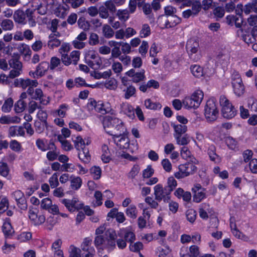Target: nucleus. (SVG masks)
I'll list each match as a JSON object with an SVG mask.
<instances>
[{"mask_svg":"<svg viewBox=\"0 0 257 257\" xmlns=\"http://www.w3.org/2000/svg\"><path fill=\"white\" fill-rule=\"evenodd\" d=\"M102 123L105 131L110 135L124 133L126 131L123 121L115 117L106 115L104 117Z\"/></svg>","mask_w":257,"mask_h":257,"instance_id":"f257e3e1","label":"nucleus"},{"mask_svg":"<svg viewBox=\"0 0 257 257\" xmlns=\"http://www.w3.org/2000/svg\"><path fill=\"white\" fill-rule=\"evenodd\" d=\"M243 12V5L238 4L235 9L236 16L233 15H228L226 17V23L228 25L232 26L234 24L236 28H239L237 31V34L238 36L243 37V29L241 28L243 21L242 17Z\"/></svg>","mask_w":257,"mask_h":257,"instance_id":"f03ea898","label":"nucleus"},{"mask_svg":"<svg viewBox=\"0 0 257 257\" xmlns=\"http://www.w3.org/2000/svg\"><path fill=\"white\" fill-rule=\"evenodd\" d=\"M204 116L208 122L215 121L218 117L219 110L217 102L214 98L209 99L204 107Z\"/></svg>","mask_w":257,"mask_h":257,"instance_id":"7ed1b4c3","label":"nucleus"},{"mask_svg":"<svg viewBox=\"0 0 257 257\" xmlns=\"http://www.w3.org/2000/svg\"><path fill=\"white\" fill-rule=\"evenodd\" d=\"M204 97V93L201 90H197L190 97H186L183 101L184 107L186 109L198 108Z\"/></svg>","mask_w":257,"mask_h":257,"instance_id":"20e7f679","label":"nucleus"},{"mask_svg":"<svg viewBox=\"0 0 257 257\" xmlns=\"http://www.w3.org/2000/svg\"><path fill=\"white\" fill-rule=\"evenodd\" d=\"M219 102L221 106V113L224 118L231 119L236 115V109L226 96L221 95Z\"/></svg>","mask_w":257,"mask_h":257,"instance_id":"39448f33","label":"nucleus"},{"mask_svg":"<svg viewBox=\"0 0 257 257\" xmlns=\"http://www.w3.org/2000/svg\"><path fill=\"white\" fill-rule=\"evenodd\" d=\"M186 50L189 58L194 61H198L201 57L199 42L194 39L189 40L186 44Z\"/></svg>","mask_w":257,"mask_h":257,"instance_id":"423d86ee","label":"nucleus"},{"mask_svg":"<svg viewBox=\"0 0 257 257\" xmlns=\"http://www.w3.org/2000/svg\"><path fill=\"white\" fill-rule=\"evenodd\" d=\"M231 81L234 93L237 96H241L244 92L245 87L241 76L238 72L233 71L231 74Z\"/></svg>","mask_w":257,"mask_h":257,"instance_id":"0eeeda50","label":"nucleus"},{"mask_svg":"<svg viewBox=\"0 0 257 257\" xmlns=\"http://www.w3.org/2000/svg\"><path fill=\"white\" fill-rule=\"evenodd\" d=\"M197 170V167L193 163L181 164L178 167V171L174 174L177 179H182L194 174Z\"/></svg>","mask_w":257,"mask_h":257,"instance_id":"6e6552de","label":"nucleus"},{"mask_svg":"<svg viewBox=\"0 0 257 257\" xmlns=\"http://www.w3.org/2000/svg\"><path fill=\"white\" fill-rule=\"evenodd\" d=\"M154 194L157 201L163 200L165 202H168L170 200L171 193L161 184H158L154 187Z\"/></svg>","mask_w":257,"mask_h":257,"instance_id":"1a4fd4ad","label":"nucleus"},{"mask_svg":"<svg viewBox=\"0 0 257 257\" xmlns=\"http://www.w3.org/2000/svg\"><path fill=\"white\" fill-rule=\"evenodd\" d=\"M181 19L177 16L167 18L165 16L161 15L158 18V22L164 28H171L175 27L181 23Z\"/></svg>","mask_w":257,"mask_h":257,"instance_id":"9d476101","label":"nucleus"},{"mask_svg":"<svg viewBox=\"0 0 257 257\" xmlns=\"http://www.w3.org/2000/svg\"><path fill=\"white\" fill-rule=\"evenodd\" d=\"M33 88H28L27 90V92L31 96L32 98L39 100L43 105H46L49 104V98L43 94L42 90L40 88H36L34 90Z\"/></svg>","mask_w":257,"mask_h":257,"instance_id":"9b49d317","label":"nucleus"},{"mask_svg":"<svg viewBox=\"0 0 257 257\" xmlns=\"http://www.w3.org/2000/svg\"><path fill=\"white\" fill-rule=\"evenodd\" d=\"M61 202L71 212L81 209L84 206V204L76 198H73L72 199H63L61 200Z\"/></svg>","mask_w":257,"mask_h":257,"instance_id":"f8f14e48","label":"nucleus"},{"mask_svg":"<svg viewBox=\"0 0 257 257\" xmlns=\"http://www.w3.org/2000/svg\"><path fill=\"white\" fill-rule=\"evenodd\" d=\"M49 69V64L45 61L40 63L35 71H30L29 75L34 78H39L44 76Z\"/></svg>","mask_w":257,"mask_h":257,"instance_id":"ddd939ff","label":"nucleus"},{"mask_svg":"<svg viewBox=\"0 0 257 257\" xmlns=\"http://www.w3.org/2000/svg\"><path fill=\"white\" fill-rule=\"evenodd\" d=\"M193 192V201L199 203L207 197L206 190L199 184H195L191 189Z\"/></svg>","mask_w":257,"mask_h":257,"instance_id":"4468645a","label":"nucleus"},{"mask_svg":"<svg viewBox=\"0 0 257 257\" xmlns=\"http://www.w3.org/2000/svg\"><path fill=\"white\" fill-rule=\"evenodd\" d=\"M85 57L88 59L93 60L95 62L94 64L92 62L89 61L87 64L93 69L99 68L101 64V61L98 54L93 50H90L86 52Z\"/></svg>","mask_w":257,"mask_h":257,"instance_id":"2eb2a0df","label":"nucleus"},{"mask_svg":"<svg viewBox=\"0 0 257 257\" xmlns=\"http://www.w3.org/2000/svg\"><path fill=\"white\" fill-rule=\"evenodd\" d=\"M36 145L40 150L43 152L56 148V146L52 140L48 141L46 139H37L36 141Z\"/></svg>","mask_w":257,"mask_h":257,"instance_id":"dca6fc26","label":"nucleus"},{"mask_svg":"<svg viewBox=\"0 0 257 257\" xmlns=\"http://www.w3.org/2000/svg\"><path fill=\"white\" fill-rule=\"evenodd\" d=\"M38 211L36 209H30L29 210V218L35 225L42 224L45 221L44 215L38 214Z\"/></svg>","mask_w":257,"mask_h":257,"instance_id":"f3484780","label":"nucleus"},{"mask_svg":"<svg viewBox=\"0 0 257 257\" xmlns=\"http://www.w3.org/2000/svg\"><path fill=\"white\" fill-rule=\"evenodd\" d=\"M118 236L123 237L126 241L130 243L136 240V235L130 227L120 229L118 232Z\"/></svg>","mask_w":257,"mask_h":257,"instance_id":"a211bd4d","label":"nucleus"},{"mask_svg":"<svg viewBox=\"0 0 257 257\" xmlns=\"http://www.w3.org/2000/svg\"><path fill=\"white\" fill-rule=\"evenodd\" d=\"M120 113L126 115L131 119L135 117L134 108L127 102H122L120 104Z\"/></svg>","mask_w":257,"mask_h":257,"instance_id":"6ab92c4d","label":"nucleus"},{"mask_svg":"<svg viewBox=\"0 0 257 257\" xmlns=\"http://www.w3.org/2000/svg\"><path fill=\"white\" fill-rule=\"evenodd\" d=\"M18 81V86L22 88L23 89H26L27 87H36L38 85V82L36 80H31L30 79H17Z\"/></svg>","mask_w":257,"mask_h":257,"instance_id":"aec40b11","label":"nucleus"},{"mask_svg":"<svg viewBox=\"0 0 257 257\" xmlns=\"http://www.w3.org/2000/svg\"><path fill=\"white\" fill-rule=\"evenodd\" d=\"M73 142L75 147L78 151L86 149L85 146L91 143V140L89 138H87L83 139L80 136L77 137Z\"/></svg>","mask_w":257,"mask_h":257,"instance_id":"412c9836","label":"nucleus"},{"mask_svg":"<svg viewBox=\"0 0 257 257\" xmlns=\"http://www.w3.org/2000/svg\"><path fill=\"white\" fill-rule=\"evenodd\" d=\"M114 141L120 149H127L130 146V140L125 136H116L114 138Z\"/></svg>","mask_w":257,"mask_h":257,"instance_id":"4be33fe9","label":"nucleus"},{"mask_svg":"<svg viewBox=\"0 0 257 257\" xmlns=\"http://www.w3.org/2000/svg\"><path fill=\"white\" fill-rule=\"evenodd\" d=\"M50 9L54 12L57 17L60 18H64L67 15V8L61 5L56 4L55 2Z\"/></svg>","mask_w":257,"mask_h":257,"instance_id":"5701e85b","label":"nucleus"},{"mask_svg":"<svg viewBox=\"0 0 257 257\" xmlns=\"http://www.w3.org/2000/svg\"><path fill=\"white\" fill-rule=\"evenodd\" d=\"M2 230L5 235L7 237L12 236L14 233V230L12 226L9 218H6L4 220L2 226Z\"/></svg>","mask_w":257,"mask_h":257,"instance_id":"b1692460","label":"nucleus"},{"mask_svg":"<svg viewBox=\"0 0 257 257\" xmlns=\"http://www.w3.org/2000/svg\"><path fill=\"white\" fill-rule=\"evenodd\" d=\"M230 226L231 228V232L235 237L238 239H241L244 241H247L248 240V237L247 236L243 234L241 232L237 229L236 224L234 222L230 221Z\"/></svg>","mask_w":257,"mask_h":257,"instance_id":"393cba45","label":"nucleus"},{"mask_svg":"<svg viewBox=\"0 0 257 257\" xmlns=\"http://www.w3.org/2000/svg\"><path fill=\"white\" fill-rule=\"evenodd\" d=\"M211 209L209 205L207 203H202L200 205L199 214L200 217L203 219H207L208 218V213H210Z\"/></svg>","mask_w":257,"mask_h":257,"instance_id":"a878e982","label":"nucleus"},{"mask_svg":"<svg viewBox=\"0 0 257 257\" xmlns=\"http://www.w3.org/2000/svg\"><path fill=\"white\" fill-rule=\"evenodd\" d=\"M70 187L71 188L75 190H78L82 184V179L78 176H76L73 175L70 176Z\"/></svg>","mask_w":257,"mask_h":257,"instance_id":"bb28decb","label":"nucleus"},{"mask_svg":"<svg viewBox=\"0 0 257 257\" xmlns=\"http://www.w3.org/2000/svg\"><path fill=\"white\" fill-rule=\"evenodd\" d=\"M208 155L210 159L215 163H219L221 162V158L216 154V148L214 146H209L208 149Z\"/></svg>","mask_w":257,"mask_h":257,"instance_id":"cd10ccee","label":"nucleus"},{"mask_svg":"<svg viewBox=\"0 0 257 257\" xmlns=\"http://www.w3.org/2000/svg\"><path fill=\"white\" fill-rule=\"evenodd\" d=\"M176 144L179 146H186L189 144L191 141V137L187 134L183 136L179 135L174 137Z\"/></svg>","mask_w":257,"mask_h":257,"instance_id":"c85d7f7f","label":"nucleus"},{"mask_svg":"<svg viewBox=\"0 0 257 257\" xmlns=\"http://www.w3.org/2000/svg\"><path fill=\"white\" fill-rule=\"evenodd\" d=\"M36 11L34 8L33 9H28L26 12V18L28 19V23L31 27H34L36 25L35 16V12Z\"/></svg>","mask_w":257,"mask_h":257,"instance_id":"c756f323","label":"nucleus"},{"mask_svg":"<svg viewBox=\"0 0 257 257\" xmlns=\"http://www.w3.org/2000/svg\"><path fill=\"white\" fill-rule=\"evenodd\" d=\"M25 134V131L23 127L18 126H12L9 130V136L14 137L16 136H22Z\"/></svg>","mask_w":257,"mask_h":257,"instance_id":"7c9ffc66","label":"nucleus"},{"mask_svg":"<svg viewBox=\"0 0 257 257\" xmlns=\"http://www.w3.org/2000/svg\"><path fill=\"white\" fill-rule=\"evenodd\" d=\"M101 160L104 163L109 162L111 160L110 152L106 145H103L101 147Z\"/></svg>","mask_w":257,"mask_h":257,"instance_id":"2f4dec72","label":"nucleus"},{"mask_svg":"<svg viewBox=\"0 0 257 257\" xmlns=\"http://www.w3.org/2000/svg\"><path fill=\"white\" fill-rule=\"evenodd\" d=\"M69 109V105L66 103L61 104L58 108L54 111V113L60 117H64L66 115V112Z\"/></svg>","mask_w":257,"mask_h":257,"instance_id":"473e14b6","label":"nucleus"},{"mask_svg":"<svg viewBox=\"0 0 257 257\" xmlns=\"http://www.w3.org/2000/svg\"><path fill=\"white\" fill-rule=\"evenodd\" d=\"M172 126L174 130V133L173 134L174 137L179 135H182V134H185L188 130L186 125L173 124Z\"/></svg>","mask_w":257,"mask_h":257,"instance_id":"72a5a7b5","label":"nucleus"},{"mask_svg":"<svg viewBox=\"0 0 257 257\" xmlns=\"http://www.w3.org/2000/svg\"><path fill=\"white\" fill-rule=\"evenodd\" d=\"M47 45L49 49H53L61 45V41L58 38H55L53 35H49Z\"/></svg>","mask_w":257,"mask_h":257,"instance_id":"f704fd0d","label":"nucleus"},{"mask_svg":"<svg viewBox=\"0 0 257 257\" xmlns=\"http://www.w3.org/2000/svg\"><path fill=\"white\" fill-rule=\"evenodd\" d=\"M144 105L146 108L151 110L160 109L162 107L161 104L157 102H153L151 99H147L144 101Z\"/></svg>","mask_w":257,"mask_h":257,"instance_id":"c9c22d12","label":"nucleus"},{"mask_svg":"<svg viewBox=\"0 0 257 257\" xmlns=\"http://www.w3.org/2000/svg\"><path fill=\"white\" fill-rule=\"evenodd\" d=\"M57 140L61 143V148L63 150L65 151H69L73 149V146L71 143L60 135L58 136Z\"/></svg>","mask_w":257,"mask_h":257,"instance_id":"e433bc0d","label":"nucleus"},{"mask_svg":"<svg viewBox=\"0 0 257 257\" xmlns=\"http://www.w3.org/2000/svg\"><path fill=\"white\" fill-rule=\"evenodd\" d=\"M192 75L197 78H200L203 76L204 73L203 68L198 65H192L190 68Z\"/></svg>","mask_w":257,"mask_h":257,"instance_id":"4c0bfd02","label":"nucleus"},{"mask_svg":"<svg viewBox=\"0 0 257 257\" xmlns=\"http://www.w3.org/2000/svg\"><path fill=\"white\" fill-rule=\"evenodd\" d=\"M79 159L84 163H88L90 160V155L88 149H85L79 151L78 153Z\"/></svg>","mask_w":257,"mask_h":257,"instance_id":"58836bf2","label":"nucleus"},{"mask_svg":"<svg viewBox=\"0 0 257 257\" xmlns=\"http://www.w3.org/2000/svg\"><path fill=\"white\" fill-rule=\"evenodd\" d=\"M131 14L127 9H120L117 11L116 16L119 20L125 22L129 19L130 15Z\"/></svg>","mask_w":257,"mask_h":257,"instance_id":"ea45409f","label":"nucleus"},{"mask_svg":"<svg viewBox=\"0 0 257 257\" xmlns=\"http://www.w3.org/2000/svg\"><path fill=\"white\" fill-rule=\"evenodd\" d=\"M126 215L130 218L136 219L138 216V210L136 206L134 204L130 205L125 210Z\"/></svg>","mask_w":257,"mask_h":257,"instance_id":"a19ab883","label":"nucleus"},{"mask_svg":"<svg viewBox=\"0 0 257 257\" xmlns=\"http://www.w3.org/2000/svg\"><path fill=\"white\" fill-rule=\"evenodd\" d=\"M124 92V97L126 99H130L131 97L135 96L136 89L135 86L132 85H128L126 88L123 90Z\"/></svg>","mask_w":257,"mask_h":257,"instance_id":"79ce46f5","label":"nucleus"},{"mask_svg":"<svg viewBox=\"0 0 257 257\" xmlns=\"http://www.w3.org/2000/svg\"><path fill=\"white\" fill-rule=\"evenodd\" d=\"M14 19L18 23H25L26 19L25 12L21 10L17 11L14 14Z\"/></svg>","mask_w":257,"mask_h":257,"instance_id":"37998d69","label":"nucleus"},{"mask_svg":"<svg viewBox=\"0 0 257 257\" xmlns=\"http://www.w3.org/2000/svg\"><path fill=\"white\" fill-rule=\"evenodd\" d=\"M10 168L7 163L1 161L0 162V175L5 178H8L9 177Z\"/></svg>","mask_w":257,"mask_h":257,"instance_id":"c03bdc74","label":"nucleus"},{"mask_svg":"<svg viewBox=\"0 0 257 257\" xmlns=\"http://www.w3.org/2000/svg\"><path fill=\"white\" fill-rule=\"evenodd\" d=\"M19 55L14 54L12 58L9 60V65L12 68H22V64L19 60Z\"/></svg>","mask_w":257,"mask_h":257,"instance_id":"a18cd8bd","label":"nucleus"},{"mask_svg":"<svg viewBox=\"0 0 257 257\" xmlns=\"http://www.w3.org/2000/svg\"><path fill=\"white\" fill-rule=\"evenodd\" d=\"M151 34V30L149 25L146 24L143 25L139 32L140 37L142 38H146Z\"/></svg>","mask_w":257,"mask_h":257,"instance_id":"49530a36","label":"nucleus"},{"mask_svg":"<svg viewBox=\"0 0 257 257\" xmlns=\"http://www.w3.org/2000/svg\"><path fill=\"white\" fill-rule=\"evenodd\" d=\"M2 29L4 31H10L14 28L13 22L9 19L3 20L0 24Z\"/></svg>","mask_w":257,"mask_h":257,"instance_id":"de8ad7c7","label":"nucleus"},{"mask_svg":"<svg viewBox=\"0 0 257 257\" xmlns=\"http://www.w3.org/2000/svg\"><path fill=\"white\" fill-rule=\"evenodd\" d=\"M34 9L37 11V13L41 15H44L47 14L48 9H50V6L42 3L39 5L36 6Z\"/></svg>","mask_w":257,"mask_h":257,"instance_id":"09e8293b","label":"nucleus"},{"mask_svg":"<svg viewBox=\"0 0 257 257\" xmlns=\"http://www.w3.org/2000/svg\"><path fill=\"white\" fill-rule=\"evenodd\" d=\"M102 30L104 36L106 38H111L114 35L113 30L108 24L104 25Z\"/></svg>","mask_w":257,"mask_h":257,"instance_id":"8fccbe9b","label":"nucleus"},{"mask_svg":"<svg viewBox=\"0 0 257 257\" xmlns=\"http://www.w3.org/2000/svg\"><path fill=\"white\" fill-rule=\"evenodd\" d=\"M161 50V48L159 44L156 43H153L150 47L149 51L150 56L151 57H157L158 53Z\"/></svg>","mask_w":257,"mask_h":257,"instance_id":"3c124183","label":"nucleus"},{"mask_svg":"<svg viewBox=\"0 0 257 257\" xmlns=\"http://www.w3.org/2000/svg\"><path fill=\"white\" fill-rule=\"evenodd\" d=\"M90 174L95 180L99 179L101 176V170L99 167L93 166L90 169Z\"/></svg>","mask_w":257,"mask_h":257,"instance_id":"603ef678","label":"nucleus"},{"mask_svg":"<svg viewBox=\"0 0 257 257\" xmlns=\"http://www.w3.org/2000/svg\"><path fill=\"white\" fill-rule=\"evenodd\" d=\"M46 154L47 159L50 161H53L58 158L59 152L57 151V147L54 149H49Z\"/></svg>","mask_w":257,"mask_h":257,"instance_id":"864d4df0","label":"nucleus"},{"mask_svg":"<svg viewBox=\"0 0 257 257\" xmlns=\"http://www.w3.org/2000/svg\"><path fill=\"white\" fill-rule=\"evenodd\" d=\"M143 244L140 241H138L135 243L132 242L130 244L129 249L131 251L139 252L141 250L143 249Z\"/></svg>","mask_w":257,"mask_h":257,"instance_id":"5fc2aeb1","label":"nucleus"},{"mask_svg":"<svg viewBox=\"0 0 257 257\" xmlns=\"http://www.w3.org/2000/svg\"><path fill=\"white\" fill-rule=\"evenodd\" d=\"M94 197L95 199L92 202L94 207L99 206L102 204V194L99 191H96L94 194Z\"/></svg>","mask_w":257,"mask_h":257,"instance_id":"6e6d98bb","label":"nucleus"},{"mask_svg":"<svg viewBox=\"0 0 257 257\" xmlns=\"http://www.w3.org/2000/svg\"><path fill=\"white\" fill-rule=\"evenodd\" d=\"M13 100L11 98L6 99L2 107V111L6 113L9 112L13 106Z\"/></svg>","mask_w":257,"mask_h":257,"instance_id":"4d7b16f0","label":"nucleus"},{"mask_svg":"<svg viewBox=\"0 0 257 257\" xmlns=\"http://www.w3.org/2000/svg\"><path fill=\"white\" fill-rule=\"evenodd\" d=\"M177 185V182L173 177H170L167 179L166 188L171 193Z\"/></svg>","mask_w":257,"mask_h":257,"instance_id":"13d9d810","label":"nucleus"},{"mask_svg":"<svg viewBox=\"0 0 257 257\" xmlns=\"http://www.w3.org/2000/svg\"><path fill=\"white\" fill-rule=\"evenodd\" d=\"M149 48L148 42L143 41L139 48V52L143 57H146Z\"/></svg>","mask_w":257,"mask_h":257,"instance_id":"bf43d9fd","label":"nucleus"},{"mask_svg":"<svg viewBox=\"0 0 257 257\" xmlns=\"http://www.w3.org/2000/svg\"><path fill=\"white\" fill-rule=\"evenodd\" d=\"M27 103L23 100L19 99L15 104V110L17 113L23 112L26 107Z\"/></svg>","mask_w":257,"mask_h":257,"instance_id":"052dcab7","label":"nucleus"},{"mask_svg":"<svg viewBox=\"0 0 257 257\" xmlns=\"http://www.w3.org/2000/svg\"><path fill=\"white\" fill-rule=\"evenodd\" d=\"M111 69L117 76L121 73L123 70L122 65L121 63L117 61H114L111 65Z\"/></svg>","mask_w":257,"mask_h":257,"instance_id":"680f3d73","label":"nucleus"},{"mask_svg":"<svg viewBox=\"0 0 257 257\" xmlns=\"http://www.w3.org/2000/svg\"><path fill=\"white\" fill-rule=\"evenodd\" d=\"M105 87L110 90H115L117 87V82L114 78H110L105 83Z\"/></svg>","mask_w":257,"mask_h":257,"instance_id":"e2e57ef3","label":"nucleus"},{"mask_svg":"<svg viewBox=\"0 0 257 257\" xmlns=\"http://www.w3.org/2000/svg\"><path fill=\"white\" fill-rule=\"evenodd\" d=\"M176 12L177 10L175 8L171 6H168L164 8L165 14L163 15L168 18V17L176 16L175 15Z\"/></svg>","mask_w":257,"mask_h":257,"instance_id":"0e129e2a","label":"nucleus"},{"mask_svg":"<svg viewBox=\"0 0 257 257\" xmlns=\"http://www.w3.org/2000/svg\"><path fill=\"white\" fill-rule=\"evenodd\" d=\"M171 251L170 248L167 246L165 248L159 247L157 248V253L159 257H166Z\"/></svg>","mask_w":257,"mask_h":257,"instance_id":"69168bd1","label":"nucleus"},{"mask_svg":"<svg viewBox=\"0 0 257 257\" xmlns=\"http://www.w3.org/2000/svg\"><path fill=\"white\" fill-rule=\"evenodd\" d=\"M145 70H142L140 72H136L134 75L132 81L134 83H138L143 81L145 79Z\"/></svg>","mask_w":257,"mask_h":257,"instance_id":"338daca9","label":"nucleus"},{"mask_svg":"<svg viewBox=\"0 0 257 257\" xmlns=\"http://www.w3.org/2000/svg\"><path fill=\"white\" fill-rule=\"evenodd\" d=\"M154 174V170L151 165H148L147 168L143 171V177L144 178H150Z\"/></svg>","mask_w":257,"mask_h":257,"instance_id":"774afa93","label":"nucleus"}]
</instances>
